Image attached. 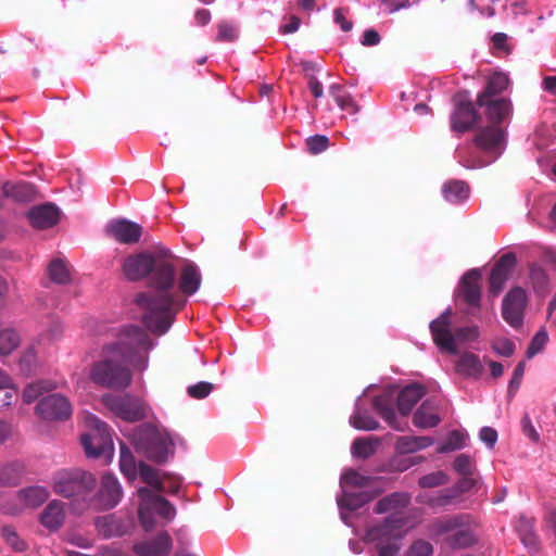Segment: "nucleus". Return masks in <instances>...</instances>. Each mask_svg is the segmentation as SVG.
Returning a JSON list of instances; mask_svg holds the SVG:
<instances>
[{
  "label": "nucleus",
  "mask_w": 556,
  "mask_h": 556,
  "mask_svg": "<svg viewBox=\"0 0 556 556\" xmlns=\"http://www.w3.org/2000/svg\"><path fill=\"white\" fill-rule=\"evenodd\" d=\"M123 271L130 280L150 275L151 289L138 294L136 303L142 311L147 328L157 334L165 333L184 307V300L174 290L175 267L170 251L159 248L150 253L131 255L125 260Z\"/></svg>",
  "instance_id": "obj_1"
},
{
  "label": "nucleus",
  "mask_w": 556,
  "mask_h": 556,
  "mask_svg": "<svg viewBox=\"0 0 556 556\" xmlns=\"http://www.w3.org/2000/svg\"><path fill=\"white\" fill-rule=\"evenodd\" d=\"M152 348V340L140 328L129 326L119 330L116 341L103 346L100 359L91 368V380L105 388L127 387L131 381L128 365L146 370L147 353Z\"/></svg>",
  "instance_id": "obj_2"
},
{
  "label": "nucleus",
  "mask_w": 556,
  "mask_h": 556,
  "mask_svg": "<svg viewBox=\"0 0 556 556\" xmlns=\"http://www.w3.org/2000/svg\"><path fill=\"white\" fill-rule=\"evenodd\" d=\"M509 85L508 76L504 73H494L488 80L484 91L477 99L480 106H486L491 125L479 127L476 131L475 143L483 153L482 157H467L464 150L457 151L459 163L467 168L486 166L493 163L505 150L506 139L500 123L510 116L511 105L506 99L491 100L492 97L503 92Z\"/></svg>",
  "instance_id": "obj_3"
},
{
  "label": "nucleus",
  "mask_w": 556,
  "mask_h": 556,
  "mask_svg": "<svg viewBox=\"0 0 556 556\" xmlns=\"http://www.w3.org/2000/svg\"><path fill=\"white\" fill-rule=\"evenodd\" d=\"M408 503L409 496L405 493H394L377 503L378 514H390L382 525L370 528L366 533V541L375 545L377 556H396L401 549V540L414 527L404 511Z\"/></svg>",
  "instance_id": "obj_4"
},
{
  "label": "nucleus",
  "mask_w": 556,
  "mask_h": 556,
  "mask_svg": "<svg viewBox=\"0 0 556 556\" xmlns=\"http://www.w3.org/2000/svg\"><path fill=\"white\" fill-rule=\"evenodd\" d=\"M138 473L142 481L152 488V490L139 488L137 491L140 498L138 507L139 520L146 530H151L156 523V517L167 521L172 520L175 516V508L161 496L164 485L157 469L140 463Z\"/></svg>",
  "instance_id": "obj_5"
},
{
  "label": "nucleus",
  "mask_w": 556,
  "mask_h": 556,
  "mask_svg": "<svg viewBox=\"0 0 556 556\" xmlns=\"http://www.w3.org/2000/svg\"><path fill=\"white\" fill-rule=\"evenodd\" d=\"M376 482L374 478L363 476L352 469L341 476L340 486L343 494L338 497L337 502L345 523H348V517L344 510H355L371 500L378 493L374 489Z\"/></svg>",
  "instance_id": "obj_6"
},
{
  "label": "nucleus",
  "mask_w": 556,
  "mask_h": 556,
  "mask_svg": "<svg viewBox=\"0 0 556 556\" xmlns=\"http://www.w3.org/2000/svg\"><path fill=\"white\" fill-rule=\"evenodd\" d=\"M84 424L86 432L81 435V444L86 455L109 464L114 456V444L109 427L90 413L85 414Z\"/></svg>",
  "instance_id": "obj_7"
},
{
  "label": "nucleus",
  "mask_w": 556,
  "mask_h": 556,
  "mask_svg": "<svg viewBox=\"0 0 556 556\" xmlns=\"http://www.w3.org/2000/svg\"><path fill=\"white\" fill-rule=\"evenodd\" d=\"M132 443L149 459L164 462L174 453V439L165 428L143 425L132 434Z\"/></svg>",
  "instance_id": "obj_8"
},
{
  "label": "nucleus",
  "mask_w": 556,
  "mask_h": 556,
  "mask_svg": "<svg viewBox=\"0 0 556 556\" xmlns=\"http://www.w3.org/2000/svg\"><path fill=\"white\" fill-rule=\"evenodd\" d=\"M424 388L419 384H410L405 387L399 394L397 407L401 417H397L394 409L390 405V396L382 395L376 399L375 407L381 417L389 424L391 428L397 431H404L407 428L405 416L409 414L414 405L422 397Z\"/></svg>",
  "instance_id": "obj_9"
},
{
  "label": "nucleus",
  "mask_w": 556,
  "mask_h": 556,
  "mask_svg": "<svg viewBox=\"0 0 556 556\" xmlns=\"http://www.w3.org/2000/svg\"><path fill=\"white\" fill-rule=\"evenodd\" d=\"M96 485L92 473L79 469L61 470L53 477L54 493L64 497L81 495L89 492Z\"/></svg>",
  "instance_id": "obj_10"
},
{
  "label": "nucleus",
  "mask_w": 556,
  "mask_h": 556,
  "mask_svg": "<svg viewBox=\"0 0 556 556\" xmlns=\"http://www.w3.org/2000/svg\"><path fill=\"white\" fill-rule=\"evenodd\" d=\"M431 535L438 541L446 542L452 547H465L473 543L471 530L459 517L437 521L431 529Z\"/></svg>",
  "instance_id": "obj_11"
},
{
  "label": "nucleus",
  "mask_w": 556,
  "mask_h": 556,
  "mask_svg": "<svg viewBox=\"0 0 556 556\" xmlns=\"http://www.w3.org/2000/svg\"><path fill=\"white\" fill-rule=\"evenodd\" d=\"M104 403L117 417L126 421H138L148 416L147 405L130 395L105 396Z\"/></svg>",
  "instance_id": "obj_12"
},
{
  "label": "nucleus",
  "mask_w": 556,
  "mask_h": 556,
  "mask_svg": "<svg viewBox=\"0 0 556 556\" xmlns=\"http://www.w3.org/2000/svg\"><path fill=\"white\" fill-rule=\"evenodd\" d=\"M49 494V490L40 485L22 489L3 506V513L18 515L28 508L34 509L46 502Z\"/></svg>",
  "instance_id": "obj_13"
},
{
  "label": "nucleus",
  "mask_w": 556,
  "mask_h": 556,
  "mask_svg": "<svg viewBox=\"0 0 556 556\" xmlns=\"http://www.w3.org/2000/svg\"><path fill=\"white\" fill-rule=\"evenodd\" d=\"M451 309H446L430 324L434 343L444 352L456 354V331L451 326Z\"/></svg>",
  "instance_id": "obj_14"
},
{
  "label": "nucleus",
  "mask_w": 556,
  "mask_h": 556,
  "mask_svg": "<svg viewBox=\"0 0 556 556\" xmlns=\"http://www.w3.org/2000/svg\"><path fill=\"white\" fill-rule=\"evenodd\" d=\"M37 414L48 420H64L73 413L70 401L61 394H51L43 397L36 406Z\"/></svg>",
  "instance_id": "obj_15"
},
{
  "label": "nucleus",
  "mask_w": 556,
  "mask_h": 556,
  "mask_svg": "<svg viewBox=\"0 0 556 556\" xmlns=\"http://www.w3.org/2000/svg\"><path fill=\"white\" fill-rule=\"evenodd\" d=\"M527 305V294L521 288L511 289L503 301V318L511 327L522 324L523 311Z\"/></svg>",
  "instance_id": "obj_16"
},
{
  "label": "nucleus",
  "mask_w": 556,
  "mask_h": 556,
  "mask_svg": "<svg viewBox=\"0 0 556 556\" xmlns=\"http://www.w3.org/2000/svg\"><path fill=\"white\" fill-rule=\"evenodd\" d=\"M201 273L194 263L187 262L182 265L179 271L178 288L175 282L174 290L184 300V305L186 304L185 296L194 294L201 286Z\"/></svg>",
  "instance_id": "obj_17"
},
{
  "label": "nucleus",
  "mask_w": 556,
  "mask_h": 556,
  "mask_svg": "<svg viewBox=\"0 0 556 556\" xmlns=\"http://www.w3.org/2000/svg\"><path fill=\"white\" fill-rule=\"evenodd\" d=\"M123 497V489L117 478L111 473L102 477L97 502L101 509L115 507Z\"/></svg>",
  "instance_id": "obj_18"
},
{
  "label": "nucleus",
  "mask_w": 556,
  "mask_h": 556,
  "mask_svg": "<svg viewBox=\"0 0 556 556\" xmlns=\"http://www.w3.org/2000/svg\"><path fill=\"white\" fill-rule=\"evenodd\" d=\"M106 231L114 240L124 244L137 243L142 236V227L127 219L112 220Z\"/></svg>",
  "instance_id": "obj_19"
},
{
  "label": "nucleus",
  "mask_w": 556,
  "mask_h": 556,
  "mask_svg": "<svg viewBox=\"0 0 556 556\" xmlns=\"http://www.w3.org/2000/svg\"><path fill=\"white\" fill-rule=\"evenodd\" d=\"M480 273L471 269L466 273L459 285V295L471 307L477 308L480 304Z\"/></svg>",
  "instance_id": "obj_20"
},
{
  "label": "nucleus",
  "mask_w": 556,
  "mask_h": 556,
  "mask_svg": "<svg viewBox=\"0 0 556 556\" xmlns=\"http://www.w3.org/2000/svg\"><path fill=\"white\" fill-rule=\"evenodd\" d=\"M27 217L33 227L46 229L54 226L60 219V211L52 204H43L33 207Z\"/></svg>",
  "instance_id": "obj_21"
},
{
  "label": "nucleus",
  "mask_w": 556,
  "mask_h": 556,
  "mask_svg": "<svg viewBox=\"0 0 556 556\" xmlns=\"http://www.w3.org/2000/svg\"><path fill=\"white\" fill-rule=\"evenodd\" d=\"M477 119V113L469 100H460L451 116V126L455 131L468 130Z\"/></svg>",
  "instance_id": "obj_22"
},
{
  "label": "nucleus",
  "mask_w": 556,
  "mask_h": 556,
  "mask_svg": "<svg viewBox=\"0 0 556 556\" xmlns=\"http://www.w3.org/2000/svg\"><path fill=\"white\" fill-rule=\"evenodd\" d=\"M515 262L516 258L513 254H505L498 260L490 276V291L492 293L498 294L501 292Z\"/></svg>",
  "instance_id": "obj_23"
},
{
  "label": "nucleus",
  "mask_w": 556,
  "mask_h": 556,
  "mask_svg": "<svg viewBox=\"0 0 556 556\" xmlns=\"http://www.w3.org/2000/svg\"><path fill=\"white\" fill-rule=\"evenodd\" d=\"M172 548L167 533H161L155 540L137 543L134 551L138 556H166Z\"/></svg>",
  "instance_id": "obj_24"
},
{
  "label": "nucleus",
  "mask_w": 556,
  "mask_h": 556,
  "mask_svg": "<svg viewBox=\"0 0 556 556\" xmlns=\"http://www.w3.org/2000/svg\"><path fill=\"white\" fill-rule=\"evenodd\" d=\"M455 371L466 378L479 379L483 374V364L477 354L464 352L455 363Z\"/></svg>",
  "instance_id": "obj_25"
},
{
  "label": "nucleus",
  "mask_w": 556,
  "mask_h": 556,
  "mask_svg": "<svg viewBox=\"0 0 556 556\" xmlns=\"http://www.w3.org/2000/svg\"><path fill=\"white\" fill-rule=\"evenodd\" d=\"M64 505L60 501L50 502L40 515V522L49 530H58L64 522Z\"/></svg>",
  "instance_id": "obj_26"
},
{
  "label": "nucleus",
  "mask_w": 556,
  "mask_h": 556,
  "mask_svg": "<svg viewBox=\"0 0 556 556\" xmlns=\"http://www.w3.org/2000/svg\"><path fill=\"white\" fill-rule=\"evenodd\" d=\"M413 422L418 428H432L440 422L437 407L433 403L426 401L414 414Z\"/></svg>",
  "instance_id": "obj_27"
},
{
  "label": "nucleus",
  "mask_w": 556,
  "mask_h": 556,
  "mask_svg": "<svg viewBox=\"0 0 556 556\" xmlns=\"http://www.w3.org/2000/svg\"><path fill=\"white\" fill-rule=\"evenodd\" d=\"M430 437H400L395 444L397 454H409L432 445Z\"/></svg>",
  "instance_id": "obj_28"
},
{
  "label": "nucleus",
  "mask_w": 556,
  "mask_h": 556,
  "mask_svg": "<svg viewBox=\"0 0 556 556\" xmlns=\"http://www.w3.org/2000/svg\"><path fill=\"white\" fill-rule=\"evenodd\" d=\"M0 393H3L0 399L1 407L11 406L17 400L18 388L13 378L2 368H0Z\"/></svg>",
  "instance_id": "obj_29"
},
{
  "label": "nucleus",
  "mask_w": 556,
  "mask_h": 556,
  "mask_svg": "<svg viewBox=\"0 0 556 556\" xmlns=\"http://www.w3.org/2000/svg\"><path fill=\"white\" fill-rule=\"evenodd\" d=\"M443 197L451 203H460L469 198V187L462 180H451L442 188Z\"/></svg>",
  "instance_id": "obj_30"
},
{
  "label": "nucleus",
  "mask_w": 556,
  "mask_h": 556,
  "mask_svg": "<svg viewBox=\"0 0 556 556\" xmlns=\"http://www.w3.org/2000/svg\"><path fill=\"white\" fill-rule=\"evenodd\" d=\"M58 386V382L52 380L34 381L25 387L22 394L23 401L27 404H30L43 393L55 390Z\"/></svg>",
  "instance_id": "obj_31"
},
{
  "label": "nucleus",
  "mask_w": 556,
  "mask_h": 556,
  "mask_svg": "<svg viewBox=\"0 0 556 556\" xmlns=\"http://www.w3.org/2000/svg\"><path fill=\"white\" fill-rule=\"evenodd\" d=\"M21 344L20 333L9 327H0V358L10 355Z\"/></svg>",
  "instance_id": "obj_32"
},
{
  "label": "nucleus",
  "mask_w": 556,
  "mask_h": 556,
  "mask_svg": "<svg viewBox=\"0 0 556 556\" xmlns=\"http://www.w3.org/2000/svg\"><path fill=\"white\" fill-rule=\"evenodd\" d=\"M380 440L378 438L368 437L356 439L351 447L352 455L358 458H368L376 453Z\"/></svg>",
  "instance_id": "obj_33"
},
{
  "label": "nucleus",
  "mask_w": 556,
  "mask_h": 556,
  "mask_svg": "<svg viewBox=\"0 0 556 556\" xmlns=\"http://www.w3.org/2000/svg\"><path fill=\"white\" fill-rule=\"evenodd\" d=\"M119 469L130 482L136 480L139 467L137 468L134 455L123 443L121 444Z\"/></svg>",
  "instance_id": "obj_34"
},
{
  "label": "nucleus",
  "mask_w": 556,
  "mask_h": 556,
  "mask_svg": "<svg viewBox=\"0 0 556 556\" xmlns=\"http://www.w3.org/2000/svg\"><path fill=\"white\" fill-rule=\"evenodd\" d=\"M48 274L55 283L64 285L71 281V268L61 258H55L50 263Z\"/></svg>",
  "instance_id": "obj_35"
},
{
  "label": "nucleus",
  "mask_w": 556,
  "mask_h": 556,
  "mask_svg": "<svg viewBox=\"0 0 556 556\" xmlns=\"http://www.w3.org/2000/svg\"><path fill=\"white\" fill-rule=\"evenodd\" d=\"M350 425L357 430L370 431L378 428V421L358 408V402H356L355 413L350 417Z\"/></svg>",
  "instance_id": "obj_36"
},
{
  "label": "nucleus",
  "mask_w": 556,
  "mask_h": 556,
  "mask_svg": "<svg viewBox=\"0 0 556 556\" xmlns=\"http://www.w3.org/2000/svg\"><path fill=\"white\" fill-rule=\"evenodd\" d=\"M468 434L460 430L452 431L445 442L438 447L439 453H447L466 446Z\"/></svg>",
  "instance_id": "obj_37"
},
{
  "label": "nucleus",
  "mask_w": 556,
  "mask_h": 556,
  "mask_svg": "<svg viewBox=\"0 0 556 556\" xmlns=\"http://www.w3.org/2000/svg\"><path fill=\"white\" fill-rule=\"evenodd\" d=\"M330 93L342 110L349 112L350 114H354L358 111V108L353 99L345 92L342 87L331 86Z\"/></svg>",
  "instance_id": "obj_38"
},
{
  "label": "nucleus",
  "mask_w": 556,
  "mask_h": 556,
  "mask_svg": "<svg viewBox=\"0 0 556 556\" xmlns=\"http://www.w3.org/2000/svg\"><path fill=\"white\" fill-rule=\"evenodd\" d=\"M37 365H38V357H37L35 348L29 346V348L25 349V351L23 352L21 359H20L21 370L24 374L29 375L35 370Z\"/></svg>",
  "instance_id": "obj_39"
},
{
  "label": "nucleus",
  "mask_w": 556,
  "mask_h": 556,
  "mask_svg": "<svg viewBox=\"0 0 556 556\" xmlns=\"http://www.w3.org/2000/svg\"><path fill=\"white\" fill-rule=\"evenodd\" d=\"M63 331V324L60 320H52L49 327L40 336L39 342L53 343L62 337Z\"/></svg>",
  "instance_id": "obj_40"
},
{
  "label": "nucleus",
  "mask_w": 556,
  "mask_h": 556,
  "mask_svg": "<svg viewBox=\"0 0 556 556\" xmlns=\"http://www.w3.org/2000/svg\"><path fill=\"white\" fill-rule=\"evenodd\" d=\"M548 341V334L545 330H540L536 332V334L533 337V339L530 342V345L527 350V357L532 358L534 355H536L539 352L543 350V348L546 345Z\"/></svg>",
  "instance_id": "obj_41"
},
{
  "label": "nucleus",
  "mask_w": 556,
  "mask_h": 556,
  "mask_svg": "<svg viewBox=\"0 0 556 556\" xmlns=\"http://www.w3.org/2000/svg\"><path fill=\"white\" fill-rule=\"evenodd\" d=\"M447 482V476L443 471H435L426 475L419 479V485L422 488H434Z\"/></svg>",
  "instance_id": "obj_42"
},
{
  "label": "nucleus",
  "mask_w": 556,
  "mask_h": 556,
  "mask_svg": "<svg viewBox=\"0 0 556 556\" xmlns=\"http://www.w3.org/2000/svg\"><path fill=\"white\" fill-rule=\"evenodd\" d=\"M479 337V329L476 326L459 328L456 330V346L458 344L473 342Z\"/></svg>",
  "instance_id": "obj_43"
},
{
  "label": "nucleus",
  "mask_w": 556,
  "mask_h": 556,
  "mask_svg": "<svg viewBox=\"0 0 556 556\" xmlns=\"http://www.w3.org/2000/svg\"><path fill=\"white\" fill-rule=\"evenodd\" d=\"M492 349L501 356H510L515 351V344L507 338H497L492 342Z\"/></svg>",
  "instance_id": "obj_44"
},
{
  "label": "nucleus",
  "mask_w": 556,
  "mask_h": 556,
  "mask_svg": "<svg viewBox=\"0 0 556 556\" xmlns=\"http://www.w3.org/2000/svg\"><path fill=\"white\" fill-rule=\"evenodd\" d=\"M422 460L419 456H409V457H402L396 456L391 462V468L396 471H405L412 466L420 463Z\"/></svg>",
  "instance_id": "obj_45"
},
{
  "label": "nucleus",
  "mask_w": 556,
  "mask_h": 556,
  "mask_svg": "<svg viewBox=\"0 0 556 556\" xmlns=\"http://www.w3.org/2000/svg\"><path fill=\"white\" fill-rule=\"evenodd\" d=\"M455 470L462 476H470L473 475V464L469 456L459 455L456 457L454 462Z\"/></svg>",
  "instance_id": "obj_46"
},
{
  "label": "nucleus",
  "mask_w": 556,
  "mask_h": 556,
  "mask_svg": "<svg viewBox=\"0 0 556 556\" xmlns=\"http://www.w3.org/2000/svg\"><path fill=\"white\" fill-rule=\"evenodd\" d=\"M213 390V384L210 382L201 381L197 384L188 387V394L194 399H203L207 396Z\"/></svg>",
  "instance_id": "obj_47"
},
{
  "label": "nucleus",
  "mask_w": 556,
  "mask_h": 556,
  "mask_svg": "<svg viewBox=\"0 0 556 556\" xmlns=\"http://www.w3.org/2000/svg\"><path fill=\"white\" fill-rule=\"evenodd\" d=\"M307 149L311 153L317 154L325 151L328 147V138L325 136H313L306 140Z\"/></svg>",
  "instance_id": "obj_48"
},
{
  "label": "nucleus",
  "mask_w": 556,
  "mask_h": 556,
  "mask_svg": "<svg viewBox=\"0 0 556 556\" xmlns=\"http://www.w3.org/2000/svg\"><path fill=\"white\" fill-rule=\"evenodd\" d=\"M530 521L526 519H521L520 526L518 527V531L520 533L521 541L526 546H534L535 545V536L531 531Z\"/></svg>",
  "instance_id": "obj_49"
},
{
  "label": "nucleus",
  "mask_w": 556,
  "mask_h": 556,
  "mask_svg": "<svg viewBox=\"0 0 556 556\" xmlns=\"http://www.w3.org/2000/svg\"><path fill=\"white\" fill-rule=\"evenodd\" d=\"M237 29L233 25L228 23H220L218 25L217 39L220 41H233L237 38Z\"/></svg>",
  "instance_id": "obj_50"
},
{
  "label": "nucleus",
  "mask_w": 556,
  "mask_h": 556,
  "mask_svg": "<svg viewBox=\"0 0 556 556\" xmlns=\"http://www.w3.org/2000/svg\"><path fill=\"white\" fill-rule=\"evenodd\" d=\"M346 14L348 11L341 8L333 11V21L336 24L340 25L343 31H350L353 27L352 22L346 18Z\"/></svg>",
  "instance_id": "obj_51"
},
{
  "label": "nucleus",
  "mask_w": 556,
  "mask_h": 556,
  "mask_svg": "<svg viewBox=\"0 0 556 556\" xmlns=\"http://www.w3.org/2000/svg\"><path fill=\"white\" fill-rule=\"evenodd\" d=\"M432 553L430 543L419 540L410 546V556H429Z\"/></svg>",
  "instance_id": "obj_52"
},
{
  "label": "nucleus",
  "mask_w": 556,
  "mask_h": 556,
  "mask_svg": "<svg viewBox=\"0 0 556 556\" xmlns=\"http://www.w3.org/2000/svg\"><path fill=\"white\" fill-rule=\"evenodd\" d=\"M479 438L488 447H493L497 441V432L491 427H483L479 432Z\"/></svg>",
  "instance_id": "obj_53"
},
{
  "label": "nucleus",
  "mask_w": 556,
  "mask_h": 556,
  "mask_svg": "<svg viewBox=\"0 0 556 556\" xmlns=\"http://www.w3.org/2000/svg\"><path fill=\"white\" fill-rule=\"evenodd\" d=\"M3 536L13 548L17 551L24 548V543L20 542L18 536L13 529L9 527L3 528Z\"/></svg>",
  "instance_id": "obj_54"
},
{
  "label": "nucleus",
  "mask_w": 556,
  "mask_h": 556,
  "mask_svg": "<svg viewBox=\"0 0 556 556\" xmlns=\"http://www.w3.org/2000/svg\"><path fill=\"white\" fill-rule=\"evenodd\" d=\"M477 483L478 480L473 477V475L463 476V478L458 481L456 488L458 492H468L476 488Z\"/></svg>",
  "instance_id": "obj_55"
},
{
  "label": "nucleus",
  "mask_w": 556,
  "mask_h": 556,
  "mask_svg": "<svg viewBox=\"0 0 556 556\" xmlns=\"http://www.w3.org/2000/svg\"><path fill=\"white\" fill-rule=\"evenodd\" d=\"M14 468L11 465L0 467V485H8L14 481Z\"/></svg>",
  "instance_id": "obj_56"
},
{
  "label": "nucleus",
  "mask_w": 556,
  "mask_h": 556,
  "mask_svg": "<svg viewBox=\"0 0 556 556\" xmlns=\"http://www.w3.org/2000/svg\"><path fill=\"white\" fill-rule=\"evenodd\" d=\"M379 41H380V36L374 29L365 30V33L363 35V38L361 40L362 45L363 46H367V47L376 46V45L379 43Z\"/></svg>",
  "instance_id": "obj_57"
},
{
  "label": "nucleus",
  "mask_w": 556,
  "mask_h": 556,
  "mask_svg": "<svg viewBox=\"0 0 556 556\" xmlns=\"http://www.w3.org/2000/svg\"><path fill=\"white\" fill-rule=\"evenodd\" d=\"M67 541L73 545L84 548L89 547L91 544L88 538H85L80 534H68Z\"/></svg>",
  "instance_id": "obj_58"
},
{
  "label": "nucleus",
  "mask_w": 556,
  "mask_h": 556,
  "mask_svg": "<svg viewBox=\"0 0 556 556\" xmlns=\"http://www.w3.org/2000/svg\"><path fill=\"white\" fill-rule=\"evenodd\" d=\"M13 428L12 425L0 420V446L12 435Z\"/></svg>",
  "instance_id": "obj_59"
},
{
  "label": "nucleus",
  "mask_w": 556,
  "mask_h": 556,
  "mask_svg": "<svg viewBox=\"0 0 556 556\" xmlns=\"http://www.w3.org/2000/svg\"><path fill=\"white\" fill-rule=\"evenodd\" d=\"M300 18L296 16H291L290 21L281 26V31L285 34H291L299 29Z\"/></svg>",
  "instance_id": "obj_60"
},
{
  "label": "nucleus",
  "mask_w": 556,
  "mask_h": 556,
  "mask_svg": "<svg viewBox=\"0 0 556 556\" xmlns=\"http://www.w3.org/2000/svg\"><path fill=\"white\" fill-rule=\"evenodd\" d=\"M523 372H525V363L521 362L515 368L514 376L510 381V387H514V386L518 387L520 384Z\"/></svg>",
  "instance_id": "obj_61"
},
{
  "label": "nucleus",
  "mask_w": 556,
  "mask_h": 556,
  "mask_svg": "<svg viewBox=\"0 0 556 556\" xmlns=\"http://www.w3.org/2000/svg\"><path fill=\"white\" fill-rule=\"evenodd\" d=\"M194 17L199 25H205L211 20V13H210V11L202 9V10L197 11Z\"/></svg>",
  "instance_id": "obj_62"
},
{
  "label": "nucleus",
  "mask_w": 556,
  "mask_h": 556,
  "mask_svg": "<svg viewBox=\"0 0 556 556\" xmlns=\"http://www.w3.org/2000/svg\"><path fill=\"white\" fill-rule=\"evenodd\" d=\"M309 89L315 98L323 96V86L317 79L313 78L309 80Z\"/></svg>",
  "instance_id": "obj_63"
},
{
  "label": "nucleus",
  "mask_w": 556,
  "mask_h": 556,
  "mask_svg": "<svg viewBox=\"0 0 556 556\" xmlns=\"http://www.w3.org/2000/svg\"><path fill=\"white\" fill-rule=\"evenodd\" d=\"M543 87L545 90L556 93V76H547L543 80Z\"/></svg>",
  "instance_id": "obj_64"
}]
</instances>
